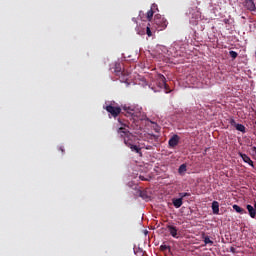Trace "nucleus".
Listing matches in <instances>:
<instances>
[{
	"label": "nucleus",
	"mask_w": 256,
	"mask_h": 256,
	"mask_svg": "<svg viewBox=\"0 0 256 256\" xmlns=\"http://www.w3.org/2000/svg\"><path fill=\"white\" fill-rule=\"evenodd\" d=\"M119 135L124 138V143L127 147L131 149V151H135V153H141V148H139L137 145L133 144L135 141V136L133 134L129 133L127 129L120 127L118 129Z\"/></svg>",
	"instance_id": "nucleus-1"
},
{
	"label": "nucleus",
	"mask_w": 256,
	"mask_h": 256,
	"mask_svg": "<svg viewBox=\"0 0 256 256\" xmlns=\"http://www.w3.org/2000/svg\"><path fill=\"white\" fill-rule=\"evenodd\" d=\"M123 111H125L126 117H131V119H141V111L142 108L135 105H124L122 107Z\"/></svg>",
	"instance_id": "nucleus-2"
},
{
	"label": "nucleus",
	"mask_w": 256,
	"mask_h": 256,
	"mask_svg": "<svg viewBox=\"0 0 256 256\" xmlns=\"http://www.w3.org/2000/svg\"><path fill=\"white\" fill-rule=\"evenodd\" d=\"M154 24L156 25L158 31H163V29H167V25H169V23L167 22V19L161 16V14L155 15Z\"/></svg>",
	"instance_id": "nucleus-3"
},
{
	"label": "nucleus",
	"mask_w": 256,
	"mask_h": 256,
	"mask_svg": "<svg viewBox=\"0 0 256 256\" xmlns=\"http://www.w3.org/2000/svg\"><path fill=\"white\" fill-rule=\"evenodd\" d=\"M105 109L112 117H117L121 114V107L119 106L108 105Z\"/></svg>",
	"instance_id": "nucleus-4"
},
{
	"label": "nucleus",
	"mask_w": 256,
	"mask_h": 256,
	"mask_svg": "<svg viewBox=\"0 0 256 256\" xmlns=\"http://www.w3.org/2000/svg\"><path fill=\"white\" fill-rule=\"evenodd\" d=\"M180 140L181 138L179 137V135L174 134L168 141L169 148L174 149V147H177V145H179Z\"/></svg>",
	"instance_id": "nucleus-5"
},
{
	"label": "nucleus",
	"mask_w": 256,
	"mask_h": 256,
	"mask_svg": "<svg viewBox=\"0 0 256 256\" xmlns=\"http://www.w3.org/2000/svg\"><path fill=\"white\" fill-rule=\"evenodd\" d=\"M157 81H158L160 87H164V89H166V91H169V84H167V78H165L163 76V74L157 75Z\"/></svg>",
	"instance_id": "nucleus-6"
},
{
	"label": "nucleus",
	"mask_w": 256,
	"mask_h": 256,
	"mask_svg": "<svg viewBox=\"0 0 256 256\" xmlns=\"http://www.w3.org/2000/svg\"><path fill=\"white\" fill-rule=\"evenodd\" d=\"M229 123H230V125H231L232 127H235V129H236L237 131H240L241 133H245V125H243V124H238V123L235 121V119H230Z\"/></svg>",
	"instance_id": "nucleus-7"
},
{
	"label": "nucleus",
	"mask_w": 256,
	"mask_h": 256,
	"mask_svg": "<svg viewBox=\"0 0 256 256\" xmlns=\"http://www.w3.org/2000/svg\"><path fill=\"white\" fill-rule=\"evenodd\" d=\"M244 7L247 11H256L255 2L253 0H245Z\"/></svg>",
	"instance_id": "nucleus-8"
},
{
	"label": "nucleus",
	"mask_w": 256,
	"mask_h": 256,
	"mask_svg": "<svg viewBox=\"0 0 256 256\" xmlns=\"http://www.w3.org/2000/svg\"><path fill=\"white\" fill-rule=\"evenodd\" d=\"M239 157H241V159L244 161V163H248V165H250V167H255V165L253 164V160H251V157H249L247 154H243L240 152Z\"/></svg>",
	"instance_id": "nucleus-9"
},
{
	"label": "nucleus",
	"mask_w": 256,
	"mask_h": 256,
	"mask_svg": "<svg viewBox=\"0 0 256 256\" xmlns=\"http://www.w3.org/2000/svg\"><path fill=\"white\" fill-rule=\"evenodd\" d=\"M246 209H247L251 219H255L256 218V203L254 204V207L251 206V204H248L246 206Z\"/></svg>",
	"instance_id": "nucleus-10"
},
{
	"label": "nucleus",
	"mask_w": 256,
	"mask_h": 256,
	"mask_svg": "<svg viewBox=\"0 0 256 256\" xmlns=\"http://www.w3.org/2000/svg\"><path fill=\"white\" fill-rule=\"evenodd\" d=\"M167 229H168L170 235H171L172 237H174V239H179V236H178V234H177V231H178L177 227H175V226H173V225H168V226H167Z\"/></svg>",
	"instance_id": "nucleus-11"
},
{
	"label": "nucleus",
	"mask_w": 256,
	"mask_h": 256,
	"mask_svg": "<svg viewBox=\"0 0 256 256\" xmlns=\"http://www.w3.org/2000/svg\"><path fill=\"white\" fill-rule=\"evenodd\" d=\"M157 4H153L151 9L147 12V20L151 21V19H153V15L155 14V12L153 11V9H156Z\"/></svg>",
	"instance_id": "nucleus-12"
},
{
	"label": "nucleus",
	"mask_w": 256,
	"mask_h": 256,
	"mask_svg": "<svg viewBox=\"0 0 256 256\" xmlns=\"http://www.w3.org/2000/svg\"><path fill=\"white\" fill-rule=\"evenodd\" d=\"M172 203L176 209H179V207H181V205H183V200H182V198H174V199H172Z\"/></svg>",
	"instance_id": "nucleus-13"
},
{
	"label": "nucleus",
	"mask_w": 256,
	"mask_h": 256,
	"mask_svg": "<svg viewBox=\"0 0 256 256\" xmlns=\"http://www.w3.org/2000/svg\"><path fill=\"white\" fill-rule=\"evenodd\" d=\"M212 212L214 215H219V202L217 201L212 202Z\"/></svg>",
	"instance_id": "nucleus-14"
},
{
	"label": "nucleus",
	"mask_w": 256,
	"mask_h": 256,
	"mask_svg": "<svg viewBox=\"0 0 256 256\" xmlns=\"http://www.w3.org/2000/svg\"><path fill=\"white\" fill-rule=\"evenodd\" d=\"M232 207H233L234 211H236V213H239L240 215H245V213H247V211H245V209L241 208L237 204H234Z\"/></svg>",
	"instance_id": "nucleus-15"
},
{
	"label": "nucleus",
	"mask_w": 256,
	"mask_h": 256,
	"mask_svg": "<svg viewBox=\"0 0 256 256\" xmlns=\"http://www.w3.org/2000/svg\"><path fill=\"white\" fill-rule=\"evenodd\" d=\"M115 73H116V75H118V76H119V75H123V76H124L123 80H124V81H127V75L125 74V72H121V67H119V66L116 65Z\"/></svg>",
	"instance_id": "nucleus-16"
},
{
	"label": "nucleus",
	"mask_w": 256,
	"mask_h": 256,
	"mask_svg": "<svg viewBox=\"0 0 256 256\" xmlns=\"http://www.w3.org/2000/svg\"><path fill=\"white\" fill-rule=\"evenodd\" d=\"M185 171H187V164H181L178 169V173L182 175V173H185Z\"/></svg>",
	"instance_id": "nucleus-17"
},
{
	"label": "nucleus",
	"mask_w": 256,
	"mask_h": 256,
	"mask_svg": "<svg viewBox=\"0 0 256 256\" xmlns=\"http://www.w3.org/2000/svg\"><path fill=\"white\" fill-rule=\"evenodd\" d=\"M204 243H205V245H213V240H211V238H209V236H205Z\"/></svg>",
	"instance_id": "nucleus-18"
},
{
	"label": "nucleus",
	"mask_w": 256,
	"mask_h": 256,
	"mask_svg": "<svg viewBox=\"0 0 256 256\" xmlns=\"http://www.w3.org/2000/svg\"><path fill=\"white\" fill-rule=\"evenodd\" d=\"M179 197L180 199H185V197H191V194L190 193H187V192H182V193H179Z\"/></svg>",
	"instance_id": "nucleus-19"
},
{
	"label": "nucleus",
	"mask_w": 256,
	"mask_h": 256,
	"mask_svg": "<svg viewBox=\"0 0 256 256\" xmlns=\"http://www.w3.org/2000/svg\"><path fill=\"white\" fill-rule=\"evenodd\" d=\"M146 34L148 35V37H151L153 35V33L151 32V26L150 24H148L147 28H146Z\"/></svg>",
	"instance_id": "nucleus-20"
},
{
	"label": "nucleus",
	"mask_w": 256,
	"mask_h": 256,
	"mask_svg": "<svg viewBox=\"0 0 256 256\" xmlns=\"http://www.w3.org/2000/svg\"><path fill=\"white\" fill-rule=\"evenodd\" d=\"M229 55H230V57H232L233 59H237V56H238L239 54H238L237 52L231 50V51L229 52Z\"/></svg>",
	"instance_id": "nucleus-21"
},
{
	"label": "nucleus",
	"mask_w": 256,
	"mask_h": 256,
	"mask_svg": "<svg viewBox=\"0 0 256 256\" xmlns=\"http://www.w3.org/2000/svg\"><path fill=\"white\" fill-rule=\"evenodd\" d=\"M141 181H147V179H145V176H140Z\"/></svg>",
	"instance_id": "nucleus-22"
},
{
	"label": "nucleus",
	"mask_w": 256,
	"mask_h": 256,
	"mask_svg": "<svg viewBox=\"0 0 256 256\" xmlns=\"http://www.w3.org/2000/svg\"><path fill=\"white\" fill-rule=\"evenodd\" d=\"M231 253H235V247L230 248Z\"/></svg>",
	"instance_id": "nucleus-23"
},
{
	"label": "nucleus",
	"mask_w": 256,
	"mask_h": 256,
	"mask_svg": "<svg viewBox=\"0 0 256 256\" xmlns=\"http://www.w3.org/2000/svg\"><path fill=\"white\" fill-rule=\"evenodd\" d=\"M60 151H61L62 153H65V149H63V147H60Z\"/></svg>",
	"instance_id": "nucleus-24"
},
{
	"label": "nucleus",
	"mask_w": 256,
	"mask_h": 256,
	"mask_svg": "<svg viewBox=\"0 0 256 256\" xmlns=\"http://www.w3.org/2000/svg\"><path fill=\"white\" fill-rule=\"evenodd\" d=\"M161 249H167V246H161Z\"/></svg>",
	"instance_id": "nucleus-25"
},
{
	"label": "nucleus",
	"mask_w": 256,
	"mask_h": 256,
	"mask_svg": "<svg viewBox=\"0 0 256 256\" xmlns=\"http://www.w3.org/2000/svg\"><path fill=\"white\" fill-rule=\"evenodd\" d=\"M146 149H148V150L151 149V146H147Z\"/></svg>",
	"instance_id": "nucleus-26"
}]
</instances>
